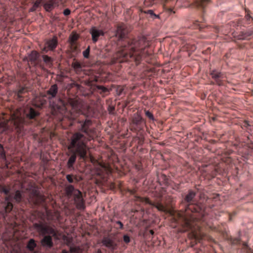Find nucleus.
Listing matches in <instances>:
<instances>
[{"mask_svg":"<svg viewBox=\"0 0 253 253\" xmlns=\"http://www.w3.org/2000/svg\"><path fill=\"white\" fill-rule=\"evenodd\" d=\"M94 253H102V252L101 249H99L95 251Z\"/></svg>","mask_w":253,"mask_h":253,"instance_id":"nucleus-46","label":"nucleus"},{"mask_svg":"<svg viewBox=\"0 0 253 253\" xmlns=\"http://www.w3.org/2000/svg\"><path fill=\"white\" fill-rule=\"evenodd\" d=\"M150 234H151V235H153V234H154V232L153 230H151L150 231Z\"/></svg>","mask_w":253,"mask_h":253,"instance_id":"nucleus-49","label":"nucleus"},{"mask_svg":"<svg viewBox=\"0 0 253 253\" xmlns=\"http://www.w3.org/2000/svg\"><path fill=\"white\" fill-rule=\"evenodd\" d=\"M128 33L125 24L118 25L115 36L118 39L119 47L114 55L113 61L122 63L134 61L138 64L144 57L150 55L146 50L150 45V41L144 36L130 38L128 36Z\"/></svg>","mask_w":253,"mask_h":253,"instance_id":"nucleus-2","label":"nucleus"},{"mask_svg":"<svg viewBox=\"0 0 253 253\" xmlns=\"http://www.w3.org/2000/svg\"><path fill=\"white\" fill-rule=\"evenodd\" d=\"M146 126L145 120L139 114H134L129 123L130 129L137 134H141L144 131Z\"/></svg>","mask_w":253,"mask_h":253,"instance_id":"nucleus-8","label":"nucleus"},{"mask_svg":"<svg viewBox=\"0 0 253 253\" xmlns=\"http://www.w3.org/2000/svg\"><path fill=\"white\" fill-rule=\"evenodd\" d=\"M65 192L67 197L72 199L77 209L79 210L85 209V201L80 190L76 189L73 185L69 184L66 186Z\"/></svg>","mask_w":253,"mask_h":253,"instance_id":"nucleus-7","label":"nucleus"},{"mask_svg":"<svg viewBox=\"0 0 253 253\" xmlns=\"http://www.w3.org/2000/svg\"><path fill=\"white\" fill-rule=\"evenodd\" d=\"M59 5V0H43L42 6L44 10L47 12H51L55 7Z\"/></svg>","mask_w":253,"mask_h":253,"instance_id":"nucleus-13","label":"nucleus"},{"mask_svg":"<svg viewBox=\"0 0 253 253\" xmlns=\"http://www.w3.org/2000/svg\"><path fill=\"white\" fill-rule=\"evenodd\" d=\"M0 161L2 162H6V158L5 152L3 145L0 143Z\"/></svg>","mask_w":253,"mask_h":253,"instance_id":"nucleus-25","label":"nucleus"},{"mask_svg":"<svg viewBox=\"0 0 253 253\" xmlns=\"http://www.w3.org/2000/svg\"><path fill=\"white\" fill-rule=\"evenodd\" d=\"M37 247V244L33 239H31L27 245V249L30 251H34L35 250V248Z\"/></svg>","mask_w":253,"mask_h":253,"instance_id":"nucleus-24","label":"nucleus"},{"mask_svg":"<svg viewBox=\"0 0 253 253\" xmlns=\"http://www.w3.org/2000/svg\"><path fill=\"white\" fill-rule=\"evenodd\" d=\"M123 240L126 244H128L130 241V238L127 235H124Z\"/></svg>","mask_w":253,"mask_h":253,"instance_id":"nucleus-37","label":"nucleus"},{"mask_svg":"<svg viewBox=\"0 0 253 253\" xmlns=\"http://www.w3.org/2000/svg\"><path fill=\"white\" fill-rule=\"evenodd\" d=\"M195 196V192L191 190L188 191V193L181 202V205L184 208L177 213V217L178 222L181 225L179 232L190 231L188 233L189 238L199 240L200 226L197 214L200 212L201 208L194 203V199Z\"/></svg>","mask_w":253,"mask_h":253,"instance_id":"nucleus-3","label":"nucleus"},{"mask_svg":"<svg viewBox=\"0 0 253 253\" xmlns=\"http://www.w3.org/2000/svg\"><path fill=\"white\" fill-rule=\"evenodd\" d=\"M193 27H194V28H198L200 30H201L202 28L200 24L198 22L195 23L193 25Z\"/></svg>","mask_w":253,"mask_h":253,"instance_id":"nucleus-39","label":"nucleus"},{"mask_svg":"<svg viewBox=\"0 0 253 253\" xmlns=\"http://www.w3.org/2000/svg\"><path fill=\"white\" fill-rule=\"evenodd\" d=\"M89 53H90V46H88L87 48L83 51V54L84 58L88 59L89 57Z\"/></svg>","mask_w":253,"mask_h":253,"instance_id":"nucleus-30","label":"nucleus"},{"mask_svg":"<svg viewBox=\"0 0 253 253\" xmlns=\"http://www.w3.org/2000/svg\"><path fill=\"white\" fill-rule=\"evenodd\" d=\"M243 245L245 250H246L247 253H253V250L251 249V248L248 246L246 243H244Z\"/></svg>","mask_w":253,"mask_h":253,"instance_id":"nucleus-31","label":"nucleus"},{"mask_svg":"<svg viewBox=\"0 0 253 253\" xmlns=\"http://www.w3.org/2000/svg\"><path fill=\"white\" fill-rule=\"evenodd\" d=\"M96 88L97 91L101 95L102 97H105L109 92V90L107 88L102 85H97Z\"/></svg>","mask_w":253,"mask_h":253,"instance_id":"nucleus-19","label":"nucleus"},{"mask_svg":"<svg viewBox=\"0 0 253 253\" xmlns=\"http://www.w3.org/2000/svg\"><path fill=\"white\" fill-rule=\"evenodd\" d=\"M27 92V87L20 86L19 88L16 91L17 98L19 101L23 100V97L22 95L25 94Z\"/></svg>","mask_w":253,"mask_h":253,"instance_id":"nucleus-17","label":"nucleus"},{"mask_svg":"<svg viewBox=\"0 0 253 253\" xmlns=\"http://www.w3.org/2000/svg\"><path fill=\"white\" fill-rule=\"evenodd\" d=\"M72 66L76 73L77 74H80L83 71V66L80 62L78 61L73 62Z\"/></svg>","mask_w":253,"mask_h":253,"instance_id":"nucleus-18","label":"nucleus"},{"mask_svg":"<svg viewBox=\"0 0 253 253\" xmlns=\"http://www.w3.org/2000/svg\"><path fill=\"white\" fill-rule=\"evenodd\" d=\"M137 198L139 201L154 207L159 211H163L164 212H168V210L166 207L160 201L152 202L148 198H142L140 197H138Z\"/></svg>","mask_w":253,"mask_h":253,"instance_id":"nucleus-11","label":"nucleus"},{"mask_svg":"<svg viewBox=\"0 0 253 253\" xmlns=\"http://www.w3.org/2000/svg\"><path fill=\"white\" fill-rule=\"evenodd\" d=\"M35 196L36 198L35 204L36 205H40L44 200V197L41 195H40L39 193L35 192Z\"/></svg>","mask_w":253,"mask_h":253,"instance_id":"nucleus-26","label":"nucleus"},{"mask_svg":"<svg viewBox=\"0 0 253 253\" xmlns=\"http://www.w3.org/2000/svg\"><path fill=\"white\" fill-rule=\"evenodd\" d=\"M63 13L65 16H68L71 14V10L68 8H66L63 11Z\"/></svg>","mask_w":253,"mask_h":253,"instance_id":"nucleus-38","label":"nucleus"},{"mask_svg":"<svg viewBox=\"0 0 253 253\" xmlns=\"http://www.w3.org/2000/svg\"><path fill=\"white\" fill-rule=\"evenodd\" d=\"M0 191L6 195L4 201L2 203V206L6 213L10 212L13 207V204L11 203L12 195L9 194L10 188L8 186L1 185Z\"/></svg>","mask_w":253,"mask_h":253,"instance_id":"nucleus-9","label":"nucleus"},{"mask_svg":"<svg viewBox=\"0 0 253 253\" xmlns=\"http://www.w3.org/2000/svg\"><path fill=\"white\" fill-rule=\"evenodd\" d=\"M144 13L149 14L150 17L153 19L158 18L159 15L155 14L152 10H148L147 11H144Z\"/></svg>","mask_w":253,"mask_h":253,"instance_id":"nucleus-28","label":"nucleus"},{"mask_svg":"<svg viewBox=\"0 0 253 253\" xmlns=\"http://www.w3.org/2000/svg\"><path fill=\"white\" fill-rule=\"evenodd\" d=\"M82 248L79 246H75L70 248V252L63 250L62 253H84Z\"/></svg>","mask_w":253,"mask_h":253,"instance_id":"nucleus-20","label":"nucleus"},{"mask_svg":"<svg viewBox=\"0 0 253 253\" xmlns=\"http://www.w3.org/2000/svg\"><path fill=\"white\" fill-rule=\"evenodd\" d=\"M210 75L214 81H211L210 84H217L218 86L223 85L226 78L225 73L217 70H211Z\"/></svg>","mask_w":253,"mask_h":253,"instance_id":"nucleus-10","label":"nucleus"},{"mask_svg":"<svg viewBox=\"0 0 253 253\" xmlns=\"http://www.w3.org/2000/svg\"><path fill=\"white\" fill-rule=\"evenodd\" d=\"M39 57V53L37 51L33 50L29 55L28 57L24 58L23 60L25 61H30L32 65L36 66L38 65L40 62Z\"/></svg>","mask_w":253,"mask_h":253,"instance_id":"nucleus-14","label":"nucleus"},{"mask_svg":"<svg viewBox=\"0 0 253 253\" xmlns=\"http://www.w3.org/2000/svg\"><path fill=\"white\" fill-rule=\"evenodd\" d=\"M71 48L73 51L76 52L78 50V43H70Z\"/></svg>","mask_w":253,"mask_h":253,"instance_id":"nucleus-35","label":"nucleus"},{"mask_svg":"<svg viewBox=\"0 0 253 253\" xmlns=\"http://www.w3.org/2000/svg\"><path fill=\"white\" fill-rule=\"evenodd\" d=\"M58 88L54 84L46 91L44 95L48 100L49 108L52 115L58 118L59 121L68 119L70 126L77 123L79 130L84 132L93 139L96 135V130L92 126V122L84 114H80L78 102L77 100L58 95Z\"/></svg>","mask_w":253,"mask_h":253,"instance_id":"nucleus-1","label":"nucleus"},{"mask_svg":"<svg viewBox=\"0 0 253 253\" xmlns=\"http://www.w3.org/2000/svg\"><path fill=\"white\" fill-rule=\"evenodd\" d=\"M68 149L71 153L67 163L68 169L73 170L74 165L78 156L81 160L87 159V153L88 148L87 145L88 139L80 132H75L68 139Z\"/></svg>","mask_w":253,"mask_h":253,"instance_id":"nucleus-5","label":"nucleus"},{"mask_svg":"<svg viewBox=\"0 0 253 253\" xmlns=\"http://www.w3.org/2000/svg\"><path fill=\"white\" fill-rule=\"evenodd\" d=\"M253 35V31H248L246 33H245L244 35V39H248L250 36H252Z\"/></svg>","mask_w":253,"mask_h":253,"instance_id":"nucleus-36","label":"nucleus"},{"mask_svg":"<svg viewBox=\"0 0 253 253\" xmlns=\"http://www.w3.org/2000/svg\"><path fill=\"white\" fill-rule=\"evenodd\" d=\"M168 11H169L170 13H172V12L174 13V12H173V11H172V10L171 8H168Z\"/></svg>","mask_w":253,"mask_h":253,"instance_id":"nucleus-47","label":"nucleus"},{"mask_svg":"<svg viewBox=\"0 0 253 253\" xmlns=\"http://www.w3.org/2000/svg\"><path fill=\"white\" fill-rule=\"evenodd\" d=\"M43 0H36L34 3L33 5L37 9L41 8V6L42 5V2Z\"/></svg>","mask_w":253,"mask_h":253,"instance_id":"nucleus-29","label":"nucleus"},{"mask_svg":"<svg viewBox=\"0 0 253 253\" xmlns=\"http://www.w3.org/2000/svg\"><path fill=\"white\" fill-rule=\"evenodd\" d=\"M235 215V213H234L233 214H229V220H231L232 219V216Z\"/></svg>","mask_w":253,"mask_h":253,"instance_id":"nucleus-45","label":"nucleus"},{"mask_svg":"<svg viewBox=\"0 0 253 253\" xmlns=\"http://www.w3.org/2000/svg\"><path fill=\"white\" fill-rule=\"evenodd\" d=\"M150 0H145L144 1V4L146 5V6H149L150 5H152L154 3V2H151V3H148V2L150 1Z\"/></svg>","mask_w":253,"mask_h":253,"instance_id":"nucleus-43","label":"nucleus"},{"mask_svg":"<svg viewBox=\"0 0 253 253\" xmlns=\"http://www.w3.org/2000/svg\"><path fill=\"white\" fill-rule=\"evenodd\" d=\"M249 126V123H248V122H246L245 123V127H247V126Z\"/></svg>","mask_w":253,"mask_h":253,"instance_id":"nucleus-48","label":"nucleus"},{"mask_svg":"<svg viewBox=\"0 0 253 253\" xmlns=\"http://www.w3.org/2000/svg\"><path fill=\"white\" fill-rule=\"evenodd\" d=\"M45 103V101H44V102L42 103L41 104L42 105H43Z\"/></svg>","mask_w":253,"mask_h":253,"instance_id":"nucleus-51","label":"nucleus"},{"mask_svg":"<svg viewBox=\"0 0 253 253\" xmlns=\"http://www.w3.org/2000/svg\"><path fill=\"white\" fill-rule=\"evenodd\" d=\"M34 226L43 237L41 241L42 246L46 250L53 248V238L58 239V231L46 223H35Z\"/></svg>","mask_w":253,"mask_h":253,"instance_id":"nucleus-6","label":"nucleus"},{"mask_svg":"<svg viewBox=\"0 0 253 253\" xmlns=\"http://www.w3.org/2000/svg\"><path fill=\"white\" fill-rule=\"evenodd\" d=\"M22 200V195L21 192L19 191H16L15 193L14 196L12 195V201L11 203L12 204V202L15 201L17 203H20Z\"/></svg>","mask_w":253,"mask_h":253,"instance_id":"nucleus-23","label":"nucleus"},{"mask_svg":"<svg viewBox=\"0 0 253 253\" xmlns=\"http://www.w3.org/2000/svg\"><path fill=\"white\" fill-rule=\"evenodd\" d=\"M250 18H251V16H248V17H247V19H250Z\"/></svg>","mask_w":253,"mask_h":253,"instance_id":"nucleus-52","label":"nucleus"},{"mask_svg":"<svg viewBox=\"0 0 253 253\" xmlns=\"http://www.w3.org/2000/svg\"><path fill=\"white\" fill-rule=\"evenodd\" d=\"M39 115L38 111L30 106L23 110L19 108L11 111L9 119L1 125V131L5 133L15 132L18 136L23 135L25 125L37 121Z\"/></svg>","mask_w":253,"mask_h":253,"instance_id":"nucleus-4","label":"nucleus"},{"mask_svg":"<svg viewBox=\"0 0 253 253\" xmlns=\"http://www.w3.org/2000/svg\"><path fill=\"white\" fill-rule=\"evenodd\" d=\"M66 178L70 183H78L79 182L77 176L72 174L66 175Z\"/></svg>","mask_w":253,"mask_h":253,"instance_id":"nucleus-22","label":"nucleus"},{"mask_svg":"<svg viewBox=\"0 0 253 253\" xmlns=\"http://www.w3.org/2000/svg\"><path fill=\"white\" fill-rule=\"evenodd\" d=\"M79 35L75 32H73L70 35L69 40L70 43H78L77 41L79 38Z\"/></svg>","mask_w":253,"mask_h":253,"instance_id":"nucleus-21","label":"nucleus"},{"mask_svg":"<svg viewBox=\"0 0 253 253\" xmlns=\"http://www.w3.org/2000/svg\"><path fill=\"white\" fill-rule=\"evenodd\" d=\"M101 242L103 245L107 248L112 253L117 248V244L108 237H104Z\"/></svg>","mask_w":253,"mask_h":253,"instance_id":"nucleus-15","label":"nucleus"},{"mask_svg":"<svg viewBox=\"0 0 253 253\" xmlns=\"http://www.w3.org/2000/svg\"><path fill=\"white\" fill-rule=\"evenodd\" d=\"M188 50L191 51H194L196 49V47L195 45H192L190 47H187Z\"/></svg>","mask_w":253,"mask_h":253,"instance_id":"nucleus-41","label":"nucleus"},{"mask_svg":"<svg viewBox=\"0 0 253 253\" xmlns=\"http://www.w3.org/2000/svg\"><path fill=\"white\" fill-rule=\"evenodd\" d=\"M57 43L58 42L56 38H53L52 39L47 41L45 44L48 47L50 50L53 51L56 47Z\"/></svg>","mask_w":253,"mask_h":253,"instance_id":"nucleus-16","label":"nucleus"},{"mask_svg":"<svg viewBox=\"0 0 253 253\" xmlns=\"http://www.w3.org/2000/svg\"><path fill=\"white\" fill-rule=\"evenodd\" d=\"M89 33L91 36V40L93 43H95L99 39L100 37H103L105 34L104 31L97 27H92L89 30Z\"/></svg>","mask_w":253,"mask_h":253,"instance_id":"nucleus-12","label":"nucleus"},{"mask_svg":"<svg viewBox=\"0 0 253 253\" xmlns=\"http://www.w3.org/2000/svg\"><path fill=\"white\" fill-rule=\"evenodd\" d=\"M251 145H252V146H250L249 147H250V148H252V149H253V144H251Z\"/></svg>","mask_w":253,"mask_h":253,"instance_id":"nucleus-50","label":"nucleus"},{"mask_svg":"<svg viewBox=\"0 0 253 253\" xmlns=\"http://www.w3.org/2000/svg\"><path fill=\"white\" fill-rule=\"evenodd\" d=\"M50 50L48 47L45 44V46L42 48V52L43 53H47L48 51Z\"/></svg>","mask_w":253,"mask_h":253,"instance_id":"nucleus-40","label":"nucleus"},{"mask_svg":"<svg viewBox=\"0 0 253 253\" xmlns=\"http://www.w3.org/2000/svg\"><path fill=\"white\" fill-rule=\"evenodd\" d=\"M230 241L232 245H238L240 243V240L238 238H231Z\"/></svg>","mask_w":253,"mask_h":253,"instance_id":"nucleus-34","label":"nucleus"},{"mask_svg":"<svg viewBox=\"0 0 253 253\" xmlns=\"http://www.w3.org/2000/svg\"><path fill=\"white\" fill-rule=\"evenodd\" d=\"M37 9V8L36 7H35L33 5V6L30 8V9H29V11H30V12H34V11H35Z\"/></svg>","mask_w":253,"mask_h":253,"instance_id":"nucleus-44","label":"nucleus"},{"mask_svg":"<svg viewBox=\"0 0 253 253\" xmlns=\"http://www.w3.org/2000/svg\"><path fill=\"white\" fill-rule=\"evenodd\" d=\"M107 110L110 114L114 115L115 114V108L114 106L109 105Z\"/></svg>","mask_w":253,"mask_h":253,"instance_id":"nucleus-32","label":"nucleus"},{"mask_svg":"<svg viewBox=\"0 0 253 253\" xmlns=\"http://www.w3.org/2000/svg\"><path fill=\"white\" fill-rule=\"evenodd\" d=\"M116 224H118L120 226V229H123L124 227V225L122 222L120 221H118L116 222Z\"/></svg>","mask_w":253,"mask_h":253,"instance_id":"nucleus-42","label":"nucleus"},{"mask_svg":"<svg viewBox=\"0 0 253 253\" xmlns=\"http://www.w3.org/2000/svg\"><path fill=\"white\" fill-rule=\"evenodd\" d=\"M42 58L44 62L47 65H52V59L46 55H42Z\"/></svg>","mask_w":253,"mask_h":253,"instance_id":"nucleus-27","label":"nucleus"},{"mask_svg":"<svg viewBox=\"0 0 253 253\" xmlns=\"http://www.w3.org/2000/svg\"><path fill=\"white\" fill-rule=\"evenodd\" d=\"M145 115L151 120H154L153 115L149 111L145 110Z\"/></svg>","mask_w":253,"mask_h":253,"instance_id":"nucleus-33","label":"nucleus"}]
</instances>
